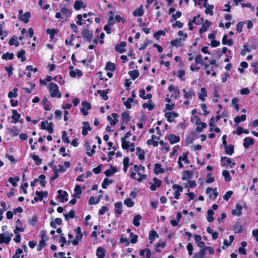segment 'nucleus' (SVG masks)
<instances>
[{
	"label": "nucleus",
	"instance_id": "8fccbe9b",
	"mask_svg": "<svg viewBox=\"0 0 258 258\" xmlns=\"http://www.w3.org/2000/svg\"><path fill=\"white\" fill-rule=\"evenodd\" d=\"M18 89L17 88H15L13 91H10L8 93V97L9 98H16L18 96L17 92Z\"/></svg>",
	"mask_w": 258,
	"mask_h": 258
},
{
	"label": "nucleus",
	"instance_id": "4d7b16f0",
	"mask_svg": "<svg viewBox=\"0 0 258 258\" xmlns=\"http://www.w3.org/2000/svg\"><path fill=\"white\" fill-rule=\"evenodd\" d=\"M14 55L13 53L7 52L2 55V58L3 59L11 60L14 58Z\"/></svg>",
	"mask_w": 258,
	"mask_h": 258
},
{
	"label": "nucleus",
	"instance_id": "5701e85b",
	"mask_svg": "<svg viewBox=\"0 0 258 258\" xmlns=\"http://www.w3.org/2000/svg\"><path fill=\"white\" fill-rule=\"evenodd\" d=\"M36 194L38 196V197H35L34 198V200L35 201H42L43 197H46L48 195V192L47 191H38L36 192Z\"/></svg>",
	"mask_w": 258,
	"mask_h": 258
},
{
	"label": "nucleus",
	"instance_id": "6e6552de",
	"mask_svg": "<svg viewBox=\"0 0 258 258\" xmlns=\"http://www.w3.org/2000/svg\"><path fill=\"white\" fill-rule=\"evenodd\" d=\"M118 115L116 113H112L110 116H107V120L110 121L111 125H115L118 121Z\"/></svg>",
	"mask_w": 258,
	"mask_h": 258
},
{
	"label": "nucleus",
	"instance_id": "c9c22d12",
	"mask_svg": "<svg viewBox=\"0 0 258 258\" xmlns=\"http://www.w3.org/2000/svg\"><path fill=\"white\" fill-rule=\"evenodd\" d=\"M62 224V220L59 218H55L54 221H52L50 222V226L53 228H56V225H61Z\"/></svg>",
	"mask_w": 258,
	"mask_h": 258
},
{
	"label": "nucleus",
	"instance_id": "9b49d317",
	"mask_svg": "<svg viewBox=\"0 0 258 258\" xmlns=\"http://www.w3.org/2000/svg\"><path fill=\"white\" fill-rule=\"evenodd\" d=\"M82 36L87 40L90 41L93 38V33L88 29H84L82 32Z\"/></svg>",
	"mask_w": 258,
	"mask_h": 258
},
{
	"label": "nucleus",
	"instance_id": "412c9836",
	"mask_svg": "<svg viewBox=\"0 0 258 258\" xmlns=\"http://www.w3.org/2000/svg\"><path fill=\"white\" fill-rule=\"evenodd\" d=\"M207 96V92L206 89L205 87H203L201 89L200 92L198 93L199 98L202 101L205 100V97Z\"/></svg>",
	"mask_w": 258,
	"mask_h": 258
},
{
	"label": "nucleus",
	"instance_id": "423d86ee",
	"mask_svg": "<svg viewBox=\"0 0 258 258\" xmlns=\"http://www.w3.org/2000/svg\"><path fill=\"white\" fill-rule=\"evenodd\" d=\"M221 162L222 165L229 166L230 168H232L235 165V163L233 162L231 159L227 157H222Z\"/></svg>",
	"mask_w": 258,
	"mask_h": 258
},
{
	"label": "nucleus",
	"instance_id": "6ab92c4d",
	"mask_svg": "<svg viewBox=\"0 0 258 258\" xmlns=\"http://www.w3.org/2000/svg\"><path fill=\"white\" fill-rule=\"evenodd\" d=\"M12 114V119L13 120L12 122L14 123H16L19 121V119L21 117V114L19 113L16 110H13Z\"/></svg>",
	"mask_w": 258,
	"mask_h": 258
},
{
	"label": "nucleus",
	"instance_id": "1a4fd4ad",
	"mask_svg": "<svg viewBox=\"0 0 258 258\" xmlns=\"http://www.w3.org/2000/svg\"><path fill=\"white\" fill-rule=\"evenodd\" d=\"M179 116L178 114L175 112H168L165 114V117L167 119V120L169 122H171L174 121L175 118Z\"/></svg>",
	"mask_w": 258,
	"mask_h": 258
},
{
	"label": "nucleus",
	"instance_id": "f3484780",
	"mask_svg": "<svg viewBox=\"0 0 258 258\" xmlns=\"http://www.w3.org/2000/svg\"><path fill=\"white\" fill-rule=\"evenodd\" d=\"M214 65L216 66V61L215 59H211L209 61V63L204 64V69L207 75H210V71L209 70L210 66H212L214 67Z\"/></svg>",
	"mask_w": 258,
	"mask_h": 258
},
{
	"label": "nucleus",
	"instance_id": "b1692460",
	"mask_svg": "<svg viewBox=\"0 0 258 258\" xmlns=\"http://www.w3.org/2000/svg\"><path fill=\"white\" fill-rule=\"evenodd\" d=\"M204 6L206 8L205 12L206 14H209L211 16L213 15V5H209L207 3H205Z\"/></svg>",
	"mask_w": 258,
	"mask_h": 258
},
{
	"label": "nucleus",
	"instance_id": "dca6fc26",
	"mask_svg": "<svg viewBox=\"0 0 258 258\" xmlns=\"http://www.w3.org/2000/svg\"><path fill=\"white\" fill-rule=\"evenodd\" d=\"M84 146L85 147L86 154L89 157H92L95 152L94 149H91V146L88 142H86L85 143Z\"/></svg>",
	"mask_w": 258,
	"mask_h": 258
},
{
	"label": "nucleus",
	"instance_id": "2f4dec72",
	"mask_svg": "<svg viewBox=\"0 0 258 258\" xmlns=\"http://www.w3.org/2000/svg\"><path fill=\"white\" fill-rule=\"evenodd\" d=\"M196 124L197 125V128H196V131L199 133L202 132L204 128H206L207 126V124L204 122H201L197 121Z\"/></svg>",
	"mask_w": 258,
	"mask_h": 258
},
{
	"label": "nucleus",
	"instance_id": "bb28decb",
	"mask_svg": "<svg viewBox=\"0 0 258 258\" xmlns=\"http://www.w3.org/2000/svg\"><path fill=\"white\" fill-rule=\"evenodd\" d=\"M154 172L155 174L163 173L165 170L161 168V165L159 163H156L154 166Z\"/></svg>",
	"mask_w": 258,
	"mask_h": 258
},
{
	"label": "nucleus",
	"instance_id": "20e7f679",
	"mask_svg": "<svg viewBox=\"0 0 258 258\" xmlns=\"http://www.w3.org/2000/svg\"><path fill=\"white\" fill-rule=\"evenodd\" d=\"M12 237L13 234H10L9 233H4L0 234V243H9L11 241Z\"/></svg>",
	"mask_w": 258,
	"mask_h": 258
},
{
	"label": "nucleus",
	"instance_id": "ddd939ff",
	"mask_svg": "<svg viewBox=\"0 0 258 258\" xmlns=\"http://www.w3.org/2000/svg\"><path fill=\"white\" fill-rule=\"evenodd\" d=\"M57 193L58 194L57 197L60 199L61 202H63L68 200L67 198L68 196V194L66 191L59 189L57 191Z\"/></svg>",
	"mask_w": 258,
	"mask_h": 258
},
{
	"label": "nucleus",
	"instance_id": "79ce46f5",
	"mask_svg": "<svg viewBox=\"0 0 258 258\" xmlns=\"http://www.w3.org/2000/svg\"><path fill=\"white\" fill-rule=\"evenodd\" d=\"M25 53V50L24 49H22L20 51L18 52L17 54V56L19 58H21L22 62H24L26 59V57L24 56Z\"/></svg>",
	"mask_w": 258,
	"mask_h": 258
},
{
	"label": "nucleus",
	"instance_id": "a878e982",
	"mask_svg": "<svg viewBox=\"0 0 258 258\" xmlns=\"http://www.w3.org/2000/svg\"><path fill=\"white\" fill-rule=\"evenodd\" d=\"M60 12L62 14V19H64L66 20L70 16V11L66 8V7H63L60 10Z\"/></svg>",
	"mask_w": 258,
	"mask_h": 258
},
{
	"label": "nucleus",
	"instance_id": "4c0bfd02",
	"mask_svg": "<svg viewBox=\"0 0 258 258\" xmlns=\"http://www.w3.org/2000/svg\"><path fill=\"white\" fill-rule=\"evenodd\" d=\"M121 116L122 121L123 123H127L130 120L129 114L127 112H122Z\"/></svg>",
	"mask_w": 258,
	"mask_h": 258
},
{
	"label": "nucleus",
	"instance_id": "58836bf2",
	"mask_svg": "<svg viewBox=\"0 0 258 258\" xmlns=\"http://www.w3.org/2000/svg\"><path fill=\"white\" fill-rule=\"evenodd\" d=\"M75 211L74 210H71L68 214H64V216L65 220L68 221L70 219H73L75 217Z\"/></svg>",
	"mask_w": 258,
	"mask_h": 258
},
{
	"label": "nucleus",
	"instance_id": "a211bd4d",
	"mask_svg": "<svg viewBox=\"0 0 258 258\" xmlns=\"http://www.w3.org/2000/svg\"><path fill=\"white\" fill-rule=\"evenodd\" d=\"M126 42L124 41L121 42L119 44L115 46V50L119 52L120 53H123L125 51L124 47L126 46Z\"/></svg>",
	"mask_w": 258,
	"mask_h": 258
},
{
	"label": "nucleus",
	"instance_id": "f8f14e48",
	"mask_svg": "<svg viewBox=\"0 0 258 258\" xmlns=\"http://www.w3.org/2000/svg\"><path fill=\"white\" fill-rule=\"evenodd\" d=\"M182 92L184 93V98L186 99H190L195 95V91L192 89L188 91H186L185 89H183Z\"/></svg>",
	"mask_w": 258,
	"mask_h": 258
},
{
	"label": "nucleus",
	"instance_id": "a18cd8bd",
	"mask_svg": "<svg viewBox=\"0 0 258 258\" xmlns=\"http://www.w3.org/2000/svg\"><path fill=\"white\" fill-rule=\"evenodd\" d=\"M131 78L133 80H135L139 76V73L138 70H135L132 71H130L128 73Z\"/></svg>",
	"mask_w": 258,
	"mask_h": 258
},
{
	"label": "nucleus",
	"instance_id": "13d9d810",
	"mask_svg": "<svg viewBox=\"0 0 258 258\" xmlns=\"http://www.w3.org/2000/svg\"><path fill=\"white\" fill-rule=\"evenodd\" d=\"M158 235L154 231H151L149 233V239L151 240L150 243H152L155 239L156 237H158Z\"/></svg>",
	"mask_w": 258,
	"mask_h": 258
},
{
	"label": "nucleus",
	"instance_id": "a19ab883",
	"mask_svg": "<svg viewBox=\"0 0 258 258\" xmlns=\"http://www.w3.org/2000/svg\"><path fill=\"white\" fill-rule=\"evenodd\" d=\"M222 44L223 45L231 46L233 44V42L231 39H228L227 36L225 35L222 38Z\"/></svg>",
	"mask_w": 258,
	"mask_h": 258
},
{
	"label": "nucleus",
	"instance_id": "cd10ccee",
	"mask_svg": "<svg viewBox=\"0 0 258 258\" xmlns=\"http://www.w3.org/2000/svg\"><path fill=\"white\" fill-rule=\"evenodd\" d=\"M225 147V153L229 155H232L234 153V146L232 145H226Z\"/></svg>",
	"mask_w": 258,
	"mask_h": 258
},
{
	"label": "nucleus",
	"instance_id": "ea45409f",
	"mask_svg": "<svg viewBox=\"0 0 258 258\" xmlns=\"http://www.w3.org/2000/svg\"><path fill=\"white\" fill-rule=\"evenodd\" d=\"M142 219V216L140 215H136L134 217L133 219V224L134 225L138 227L140 225V221Z\"/></svg>",
	"mask_w": 258,
	"mask_h": 258
},
{
	"label": "nucleus",
	"instance_id": "393cba45",
	"mask_svg": "<svg viewBox=\"0 0 258 258\" xmlns=\"http://www.w3.org/2000/svg\"><path fill=\"white\" fill-rule=\"evenodd\" d=\"M254 144V140L250 137H246L244 139L243 146L245 148H249L250 145Z\"/></svg>",
	"mask_w": 258,
	"mask_h": 258
},
{
	"label": "nucleus",
	"instance_id": "4be33fe9",
	"mask_svg": "<svg viewBox=\"0 0 258 258\" xmlns=\"http://www.w3.org/2000/svg\"><path fill=\"white\" fill-rule=\"evenodd\" d=\"M183 39H181V38H177L171 41V44L173 46H175L176 47H180L182 45H183Z\"/></svg>",
	"mask_w": 258,
	"mask_h": 258
},
{
	"label": "nucleus",
	"instance_id": "c85d7f7f",
	"mask_svg": "<svg viewBox=\"0 0 258 258\" xmlns=\"http://www.w3.org/2000/svg\"><path fill=\"white\" fill-rule=\"evenodd\" d=\"M144 12L143 10V7L142 5H141L140 7L136 9L134 12H133V15L135 17H138V16H142L144 15Z\"/></svg>",
	"mask_w": 258,
	"mask_h": 258
},
{
	"label": "nucleus",
	"instance_id": "864d4df0",
	"mask_svg": "<svg viewBox=\"0 0 258 258\" xmlns=\"http://www.w3.org/2000/svg\"><path fill=\"white\" fill-rule=\"evenodd\" d=\"M105 69L107 70L113 72L115 70V65L114 63L109 61L107 63Z\"/></svg>",
	"mask_w": 258,
	"mask_h": 258
},
{
	"label": "nucleus",
	"instance_id": "aec40b11",
	"mask_svg": "<svg viewBox=\"0 0 258 258\" xmlns=\"http://www.w3.org/2000/svg\"><path fill=\"white\" fill-rule=\"evenodd\" d=\"M167 138L171 144L178 143L180 141V138L174 134H169L168 135Z\"/></svg>",
	"mask_w": 258,
	"mask_h": 258
},
{
	"label": "nucleus",
	"instance_id": "680f3d73",
	"mask_svg": "<svg viewBox=\"0 0 258 258\" xmlns=\"http://www.w3.org/2000/svg\"><path fill=\"white\" fill-rule=\"evenodd\" d=\"M124 204L127 207H132L134 205V202L131 198H127L124 201Z\"/></svg>",
	"mask_w": 258,
	"mask_h": 258
},
{
	"label": "nucleus",
	"instance_id": "7ed1b4c3",
	"mask_svg": "<svg viewBox=\"0 0 258 258\" xmlns=\"http://www.w3.org/2000/svg\"><path fill=\"white\" fill-rule=\"evenodd\" d=\"M41 128L42 130H47L50 134H52L53 133L52 122H48L47 120L41 122Z\"/></svg>",
	"mask_w": 258,
	"mask_h": 258
},
{
	"label": "nucleus",
	"instance_id": "2eb2a0df",
	"mask_svg": "<svg viewBox=\"0 0 258 258\" xmlns=\"http://www.w3.org/2000/svg\"><path fill=\"white\" fill-rule=\"evenodd\" d=\"M242 207L239 204L236 205V208L231 212L233 216H239L242 214Z\"/></svg>",
	"mask_w": 258,
	"mask_h": 258
},
{
	"label": "nucleus",
	"instance_id": "c03bdc74",
	"mask_svg": "<svg viewBox=\"0 0 258 258\" xmlns=\"http://www.w3.org/2000/svg\"><path fill=\"white\" fill-rule=\"evenodd\" d=\"M20 180V178L18 176H16L14 178L10 177L9 178V182L11 183L14 187L17 185V182Z\"/></svg>",
	"mask_w": 258,
	"mask_h": 258
},
{
	"label": "nucleus",
	"instance_id": "9d476101",
	"mask_svg": "<svg viewBox=\"0 0 258 258\" xmlns=\"http://www.w3.org/2000/svg\"><path fill=\"white\" fill-rule=\"evenodd\" d=\"M172 188L174 189H176L174 192V198L176 199H178L180 195V192L183 191V188L181 186L179 185L178 184H174L172 186Z\"/></svg>",
	"mask_w": 258,
	"mask_h": 258
},
{
	"label": "nucleus",
	"instance_id": "f257e3e1",
	"mask_svg": "<svg viewBox=\"0 0 258 258\" xmlns=\"http://www.w3.org/2000/svg\"><path fill=\"white\" fill-rule=\"evenodd\" d=\"M49 91L50 93V96L52 97L60 98L61 96V93L58 90V86L54 83L51 82L49 83L48 86Z\"/></svg>",
	"mask_w": 258,
	"mask_h": 258
},
{
	"label": "nucleus",
	"instance_id": "37998d69",
	"mask_svg": "<svg viewBox=\"0 0 258 258\" xmlns=\"http://www.w3.org/2000/svg\"><path fill=\"white\" fill-rule=\"evenodd\" d=\"M123 170L124 172H126L127 170V168L130 166V159L127 157H125L123 160Z\"/></svg>",
	"mask_w": 258,
	"mask_h": 258
},
{
	"label": "nucleus",
	"instance_id": "3c124183",
	"mask_svg": "<svg viewBox=\"0 0 258 258\" xmlns=\"http://www.w3.org/2000/svg\"><path fill=\"white\" fill-rule=\"evenodd\" d=\"M115 207L116 208L115 212L118 214H121L122 213V203L121 202H117L115 204Z\"/></svg>",
	"mask_w": 258,
	"mask_h": 258
},
{
	"label": "nucleus",
	"instance_id": "bf43d9fd",
	"mask_svg": "<svg viewBox=\"0 0 258 258\" xmlns=\"http://www.w3.org/2000/svg\"><path fill=\"white\" fill-rule=\"evenodd\" d=\"M33 160L35 161L36 164L39 165L42 163V159L39 157L38 156L36 155H33L31 156Z\"/></svg>",
	"mask_w": 258,
	"mask_h": 258
},
{
	"label": "nucleus",
	"instance_id": "f704fd0d",
	"mask_svg": "<svg viewBox=\"0 0 258 258\" xmlns=\"http://www.w3.org/2000/svg\"><path fill=\"white\" fill-rule=\"evenodd\" d=\"M192 175V172L188 170H185L183 172V176L182 177V180H187L190 178Z\"/></svg>",
	"mask_w": 258,
	"mask_h": 258
},
{
	"label": "nucleus",
	"instance_id": "e2e57ef3",
	"mask_svg": "<svg viewBox=\"0 0 258 258\" xmlns=\"http://www.w3.org/2000/svg\"><path fill=\"white\" fill-rule=\"evenodd\" d=\"M112 182V180H109L108 178H105L103 181V183H102V187L103 188H107V186L109 185L110 183H111Z\"/></svg>",
	"mask_w": 258,
	"mask_h": 258
},
{
	"label": "nucleus",
	"instance_id": "5fc2aeb1",
	"mask_svg": "<svg viewBox=\"0 0 258 258\" xmlns=\"http://www.w3.org/2000/svg\"><path fill=\"white\" fill-rule=\"evenodd\" d=\"M121 142L122 143V147L124 149H128L131 144L129 141H126L124 138H121Z\"/></svg>",
	"mask_w": 258,
	"mask_h": 258
},
{
	"label": "nucleus",
	"instance_id": "de8ad7c7",
	"mask_svg": "<svg viewBox=\"0 0 258 258\" xmlns=\"http://www.w3.org/2000/svg\"><path fill=\"white\" fill-rule=\"evenodd\" d=\"M214 212L213 210L210 209L207 212V219L209 222H212L214 220L213 215Z\"/></svg>",
	"mask_w": 258,
	"mask_h": 258
},
{
	"label": "nucleus",
	"instance_id": "c756f323",
	"mask_svg": "<svg viewBox=\"0 0 258 258\" xmlns=\"http://www.w3.org/2000/svg\"><path fill=\"white\" fill-rule=\"evenodd\" d=\"M70 75L72 77L74 78L77 76L79 77L82 76L83 75V73L79 69H76L75 70H71L70 71Z\"/></svg>",
	"mask_w": 258,
	"mask_h": 258
},
{
	"label": "nucleus",
	"instance_id": "f03ea898",
	"mask_svg": "<svg viewBox=\"0 0 258 258\" xmlns=\"http://www.w3.org/2000/svg\"><path fill=\"white\" fill-rule=\"evenodd\" d=\"M145 169L144 166L142 165L138 166L137 165H135L134 166V170L136 172H137L138 174L140 176V177L137 179V181L140 182L143 180H145L146 178V175L142 174L143 173Z\"/></svg>",
	"mask_w": 258,
	"mask_h": 258
},
{
	"label": "nucleus",
	"instance_id": "052dcab7",
	"mask_svg": "<svg viewBox=\"0 0 258 258\" xmlns=\"http://www.w3.org/2000/svg\"><path fill=\"white\" fill-rule=\"evenodd\" d=\"M205 255V249H202L200 252L196 254L194 258H204Z\"/></svg>",
	"mask_w": 258,
	"mask_h": 258
},
{
	"label": "nucleus",
	"instance_id": "72a5a7b5",
	"mask_svg": "<svg viewBox=\"0 0 258 258\" xmlns=\"http://www.w3.org/2000/svg\"><path fill=\"white\" fill-rule=\"evenodd\" d=\"M30 16L31 15L29 12H26L20 16V19L23 21L25 23H27L29 22Z\"/></svg>",
	"mask_w": 258,
	"mask_h": 258
},
{
	"label": "nucleus",
	"instance_id": "7c9ffc66",
	"mask_svg": "<svg viewBox=\"0 0 258 258\" xmlns=\"http://www.w3.org/2000/svg\"><path fill=\"white\" fill-rule=\"evenodd\" d=\"M96 255L98 258H104L105 255V250L102 247H98L96 250Z\"/></svg>",
	"mask_w": 258,
	"mask_h": 258
},
{
	"label": "nucleus",
	"instance_id": "0eeeda50",
	"mask_svg": "<svg viewBox=\"0 0 258 258\" xmlns=\"http://www.w3.org/2000/svg\"><path fill=\"white\" fill-rule=\"evenodd\" d=\"M82 107L81 111L84 115H87L88 114V110L91 108V104L87 101H83L82 102Z\"/></svg>",
	"mask_w": 258,
	"mask_h": 258
},
{
	"label": "nucleus",
	"instance_id": "69168bd1",
	"mask_svg": "<svg viewBox=\"0 0 258 258\" xmlns=\"http://www.w3.org/2000/svg\"><path fill=\"white\" fill-rule=\"evenodd\" d=\"M234 230L235 231V233H241L242 230V227L239 224H236L234 226Z\"/></svg>",
	"mask_w": 258,
	"mask_h": 258
},
{
	"label": "nucleus",
	"instance_id": "0e129e2a",
	"mask_svg": "<svg viewBox=\"0 0 258 258\" xmlns=\"http://www.w3.org/2000/svg\"><path fill=\"white\" fill-rule=\"evenodd\" d=\"M185 75L184 70H181L177 71V77L179 78L182 81H184L185 80L184 76Z\"/></svg>",
	"mask_w": 258,
	"mask_h": 258
},
{
	"label": "nucleus",
	"instance_id": "473e14b6",
	"mask_svg": "<svg viewBox=\"0 0 258 258\" xmlns=\"http://www.w3.org/2000/svg\"><path fill=\"white\" fill-rule=\"evenodd\" d=\"M85 7L83 2L81 1H76L75 2L74 9L77 11L80 10L81 8H85Z\"/></svg>",
	"mask_w": 258,
	"mask_h": 258
},
{
	"label": "nucleus",
	"instance_id": "6e6d98bb",
	"mask_svg": "<svg viewBox=\"0 0 258 258\" xmlns=\"http://www.w3.org/2000/svg\"><path fill=\"white\" fill-rule=\"evenodd\" d=\"M222 174L226 182H229L231 180L229 172L227 170H223Z\"/></svg>",
	"mask_w": 258,
	"mask_h": 258
},
{
	"label": "nucleus",
	"instance_id": "49530a36",
	"mask_svg": "<svg viewBox=\"0 0 258 258\" xmlns=\"http://www.w3.org/2000/svg\"><path fill=\"white\" fill-rule=\"evenodd\" d=\"M9 44L11 46L14 45L16 46H18L20 43L19 42L17 41V37L14 36L9 40Z\"/></svg>",
	"mask_w": 258,
	"mask_h": 258
},
{
	"label": "nucleus",
	"instance_id": "338daca9",
	"mask_svg": "<svg viewBox=\"0 0 258 258\" xmlns=\"http://www.w3.org/2000/svg\"><path fill=\"white\" fill-rule=\"evenodd\" d=\"M195 61L197 64H201L202 65H204V62L202 59V57L201 54H198L196 56L195 58Z\"/></svg>",
	"mask_w": 258,
	"mask_h": 258
},
{
	"label": "nucleus",
	"instance_id": "4468645a",
	"mask_svg": "<svg viewBox=\"0 0 258 258\" xmlns=\"http://www.w3.org/2000/svg\"><path fill=\"white\" fill-rule=\"evenodd\" d=\"M91 130L92 128L88 122L84 121L83 122L82 134L83 136H86L88 134V131H90Z\"/></svg>",
	"mask_w": 258,
	"mask_h": 258
},
{
	"label": "nucleus",
	"instance_id": "774afa93",
	"mask_svg": "<svg viewBox=\"0 0 258 258\" xmlns=\"http://www.w3.org/2000/svg\"><path fill=\"white\" fill-rule=\"evenodd\" d=\"M165 32L162 30H159L154 34V36L156 39H159L160 36H164Z\"/></svg>",
	"mask_w": 258,
	"mask_h": 258
},
{
	"label": "nucleus",
	"instance_id": "e433bc0d",
	"mask_svg": "<svg viewBox=\"0 0 258 258\" xmlns=\"http://www.w3.org/2000/svg\"><path fill=\"white\" fill-rule=\"evenodd\" d=\"M210 25V22H209L208 21H206L205 23L203 24L202 26V27L200 29V32L201 33H203L207 31L208 27Z\"/></svg>",
	"mask_w": 258,
	"mask_h": 258
},
{
	"label": "nucleus",
	"instance_id": "39448f33",
	"mask_svg": "<svg viewBox=\"0 0 258 258\" xmlns=\"http://www.w3.org/2000/svg\"><path fill=\"white\" fill-rule=\"evenodd\" d=\"M182 162L184 164H188L189 162L186 153H183L182 156H180L178 158V165L180 169L182 168L183 167Z\"/></svg>",
	"mask_w": 258,
	"mask_h": 258
},
{
	"label": "nucleus",
	"instance_id": "603ef678",
	"mask_svg": "<svg viewBox=\"0 0 258 258\" xmlns=\"http://www.w3.org/2000/svg\"><path fill=\"white\" fill-rule=\"evenodd\" d=\"M116 172V170L114 168V167H111V168L106 170L104 172V174L107 176H110L112 175L113 174H114Z\"/></svg>",
	"mask_w": 258,
	"mask_h": 258
},
{
	"label": "nucleus",
	"instance_id": "09e8293b",
	"mask_svg": "<svg viewBox=\"0 0 258 258\" xmlns=\"http://www.w3.org/2000/svg\"><path fill=\"white\" fill-rule=\"evenodd\" d=\"M246 117V116L245 114H242L241 116H237L234 118V121L236 123H238L241 121L245 120Z\"/></svg>",
	"mask_w": 258,
	"mask_h": 258
}]
</instances>
